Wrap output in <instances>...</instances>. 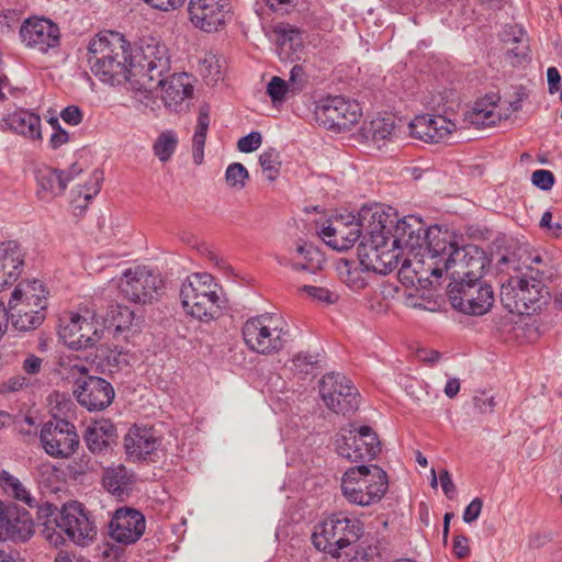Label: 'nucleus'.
Listing matches in <instances>:
<instances>
[{
    "label": "nucleus",
    "mask_w": 562,
    "mask_h": 562,
    "mask_svg": "<svg viewBox=\"0 0 562 562\" xmlns=\"http://www.w3.org/2000/svg\"><path fill=\"white\" fill-rule=\"evenodd\" d=\"M393 245L412 256L402 261L401 271L412 268L417 274L449 247L450 233L438 225L427 227L420 218L409 215L396 223Z\"/></svg>",
    "instance_id": "1"
},
{
    "label": "nucleus",
    "mask_w": 562,
    "mask_h": 562,
    "mask_svg": "<svg viewBox=\"0 0 562 562\" xmlns=\"http://www.w3.org/2000/svg\"><path fill=\"white\" fill-rule=\"evenodd\" d=\"M42 536L54 547L65 543L64 535L78 546H87L97 537V526L86 507L76 501L58 508L45 502L38 506Z\"/></svg>",
    "instance_id": "2"
},
{
    "label": "nucleus",
    "mask_w": 562,
    "mask_h": 562,
    "mask_svg": "<svg viewBox=\"0 0 562 562\" xmlns=\"http://www.w3.org/2000/svg\"><path fill=\"white\" fill-rule=\"evenodd\" d=\"M498 265L515 272L501 288V301L504 306L510 313L519 315H529L540 310L549 297V291L543 283V272L528 265H516L514 256H503Z\"/></svg>",
    "instance_id": "3"
},
{
    "label": "nucleus",
    "mask_w": 562,
    "mask_h": 562,
    "mask_svg": "<svg viewBox=\"0 0 562 562\" xmlns=\"http://www.w3.org/2000/svg\"><path fill=\"white\" fill-rule=\"evenodd\" d=\"M130 43L117 32H104L90 40L88 63L92 74L111 86L126 80Z\"/></svg>",
    "instance_id": "4"
},
{
    "label": "nucleus",
    "mask_w": 562,
    "mask_h": 562,
    "mask_svg": "<svg viewBox=\"0 0 562 562\" xmlns=\"http://www.w3.org/2000/svg\"><path fill=\"white\" fill-rule=\"evenodd\" d=\"M486 266V257L477 247L468 245L458 247L450 234V245L438 258L427 262L426 272L436 278L446 273L451 282L449 285L480 281Z\"/></svg>",
    "instance_id": "5"
},
{
    "label": "nucleus",
    "mask_w": 562,
    "mask_h": 562,
    "mask_svg": "<svg viewBox=\"0 0 562 562\" xmlns=\"http://www.w3.org/2000/svg\"><path fill=\"white\" fill-rule=\"evenodd\" d=\"M47 291L38 280L20 282L8 304V316L19 331L36 329L46 317Z\"/></svg>",
    "instance_id": "6"
},
{
    "label": "nucleus",
    "mask_w": 562,
    "mask_h": 562,
    "mask_svg": "<svg viewBox=\"0 0 562 562\" xmlns=\"http://www.w3.org/2000/svg\"><path fill=\"white\" fill-rule=\"evenodd\" d=\"M243 339L249 350L271 356L281 351L289 341V326L282 316L265 313L248 318L241 328Z\"/></svg>",
    "instance_id": "7"
},
{
    "label": "nucleus",
    "mask_w": 562,
    "mask_h": 562,
    "mask_svg": "<svg viewBox=\"0 0 562 562\" xmlns=\"http://www.w3.org/2000/svg\"><path fill=\"white\" fill-rule=\"evenodd\" d=\"M362 533V522L340 512L315 526L312 542L318 551L338 560L341 558V551L355 544Z\"/></svg>",
    "instance_id": "8"
},
{
    "label": "nucleus",
    "mask_w": 562,
    "mask_h": 562,
    "mask_svg": "<svg viewBox=\"0 0 562 562\" xmlns=\"http://www.w3.org/2000/svg\"><path fill=\"white\" fill-rule=\"evenodd\" d=\"M387 488L386 472L375 464L352 467L341 479V491L346 499L363 507L380 502Z\"/></svg>",
    "instance_id": "9"
},
{
    "label": "nucleus",
    "mask_w": 562,
    "mask_h": 562,
    "mask_svg": "<svg viewBox=\"0 0 562 562\" xmlns=\"http://www.w3.org/2000/svg\"><path fill=\"white\" fill-rule=\"evenodd\" d=\"M216 286L213 277L209 273L188 276L179 293L184 312L205 323L217 317L221 306Z\"/></svg>",
    "instance_id": "10"
},
{
    "label": "nucleus",
    "mask_w": 562,
    "mask_h": 562,
    "mask_svg": "<svg viewBox=\"0 0 562 562\" xmlns=\"http://www.w3.org/2000/svg\"><path fill=\"white\" fill-rule=\"evenodd\" d=\"M119 290L127 301L147 304L161 295L164 280L160 274L146 267L130 268L120 278Z\"/></svg>",
    "instance_id": "11"
},
{
    "label": "nucleus",
    "mask_w": 562,
    "mask_h": 562,
    "mask_svg": "<svg viewBox=\"0 0 562 562\" xmlns=\"http://www.w3.org/2000/svg\"><path fill=\"white\" fill-rule=\"evenodd\" d=\"M316 122L327 130H350L362 115L360 104L340 95L321 100L314 110Z\"/></svg>",
    "instance_id": "12"
},
{
    "label": "nucleus",
    "mask_w": 562,
    "mask_h": 562,
    "mask_svg": "<svg viewBox=\"0 0 562 562\" xmlns=\"http://www.w3.org/2000/svg\"><path fill=\"white\" fill-rule=\"evenodd\" d=\"M319 394L326 407L337 414H349L359 407V392L345 374H325L319 382Z\"/></svg>",
    "instance_id": "13"
},
{
    "label": "nucleus",
    "mask_w": 562,
    "mask_h": 562,
    "mask_svg": "<svg viewBox=\"0 0 562 562\" xmlns=\"http://www.w3.org/2000/svg\"><path fill=\"white\" fill-rule=\"evenodd\" d=\"M40 441L45 453L55 459H69L80 442L75 425L63 418L45 423Z\"/></svg>",
    "instance_id": "14"
},
{
    "label": "nucleus",
    "mask_w": 562,
    "mask_h": 562,
    "mask_svg": "<svg viewBox=\"0 0 562 562\" xmlns=\"http://www.w3.org/2000/svg\"><path fill=\"white\" fill-rule=\"evenodd\" d=\"M389 235H374V239H362L358 247L361 265L372 272L386 274L400 263V246L390 244Z\"/></svg>",
    "instance_id": "15"
},
{
    "label": "nucleus",
    "mask_w": 562,
    "mask_h": 562,
    "mask_svg": "<svg viewBox=\"0 0 562 562\" xmlns=\"http://www.w3.org/2000/svg\"><path fill=\"white\" fill-rule=\"evenodd\" d=\"M448 297L452 307L469 315H483L494 302L492 288L480 281L448 286Z\"/></svg>",
    "instance_id": "16"
},
{
    "label": "nucleus",
    "mask_w": 562,
    "mask_h": 562,
    "mask_svg": "<svg viewBox=\"0 0 562 562\" xmlns=\"http://www.w3.org/2000/svg\"><path fill=\"white\" fill-rule=\"evenodd\" d=\"M336 449L340 457L350 462L371 461L381 450L379 438L369 426L341 435L336 441Z\"/></svg>",
    "instance_id": "17"
},
{
    "label": "nucleus",
    "mask_w": 562,
    "mask_h": 562,
    "mask_svg": "<svg viewBox=\"0 0 562 562\" xmlns=\"http://www.w3.org/2000/svg\"><path fill=\"white\" fill-rule=\"evenodd\" d=\"M188 12L190 22L206 33L224 29L232 19L229 0H190Z\"/></svg>",
    "instance_id": "18"
},
{
    "label": "nucleus",
    "mask_w": 562,
    "mask_h": 562,
    "mask_svg": "<svg viewBox=\"0 0 562 562\" xmlns=\"http://www.w3.org/2000/svg\"><path fill=\"white\" fill-rule=\"evenodd\" d=\"M162 437L153 426L133 425L124 436V450L132 462H155Z\"/></svg>",
    "instance_id": "19"
},
{
    "label": "nucleus",
    "mask_w": 562,
    "mask_h": 562,
    "mask_svg": "<svg viewBox=\"0 0 562 562\" xmlns=\"http://www.w3.org/2000/svg\"><path fill=\"white\" fill-rule=\"evenodd\" d=\"M74 395L78 403L90 412L106 408L114 398L112 384L103 378L85 375L75 382Z\"/></svg>",
    "instance_id": "20"
},
{
    "label": "nucleus",
    "mask_w": 562,
    "mask_h": 562,
    "mask_svg": "<svg viewBox=\"0 0 562 562\" xmlns=\"http://www.w3.org/2000/svg\"><path fill=\"white\" fill-rule=\"evenodd\" d=\"M58 335L74 350L92 347L101 339V331L93 322L78 313H69L60 319Z\"/></svg>",
    "instance_id": "21"
},
{
    "label": "nucleus",
    "mask_w": 562,
    "mask_h": 562,
    "mask_svg": "<svg viewBox=\"0 0 562 562\" xmlns=\"http://www.w3.org/2000/svg\"><path fill=\"white\" fill-rule=\"evenodd\" d=\"M20 36L25 46L41 53L56 48L60 43V31L56 23L46 18L32 16L20 27Z\"/></svg>",
    "instance_id": "22"
},
{
    "label": "nucleus",
    "mask_w": 562,
    "mask_h": 562,
    "mask_svg": "<svg viewBox=\"0 0 562 562\" xmlns=\"http://www.w3.org/2000/svg\"><path fill=\"white\" fill-rule=\"evenodd\" d=\"M321 238L333 249H350L361 236L356 215L352 213L336 215L318 233Z\"/></svg>",
    "instance_id": "23"
},
{
    "label": "nucleus",
    "mask_w": 562,
    "mask_h": 562,
    "mask_svg": "<svg viewBox=\"0 0 562 562\" xmlns=\"http://www.w3.org/2000/svg\"><path fill=\"white\" fill-rule=\"evenodd\" d=\"M457 128V123L443 115H417L408 124L414 138L431 144L448 142Z\"/></svg>",
    "instance_id": "24"
},
{
    "label": "nucleus",
    "mask_w": 562,
    "mask_h": 562,
    "mask_svg": "<svg viewBox=\"0 0 562 562\" xmlns=\"http://www.w3.org/2000/svg\"><path fill=\"white\" fill-rule=\"evenodd\" d=\"M33 535V520L26 510L0 501V541H27Z\"/></svg>",
    "instance_id": "25"
},
{
    "label": "nucleus",
    "mask_w": 562,
    "mask_h": 562,
    "mask_svg": "<svg viewBox=\"0 0 562 562\" xmlns=\"http://www.w3.org/2000/svg\"><path fill=\"white\" fill-rule=\"evenodd\" d=\"M146 521L144 515L133 508L117 509L110 522V536L123 544L135 543L144 533Z\"/></svg>",
    "instance_id": "26"
},
{
    "label": "nucleus",
    "mask_w": 562,
    "mask_h": 562,
    "mask_svg": "<svg viewBox=\"0 0 562 562\" xmlns=\"http://www.w3.org/2000/svg\"><path fill=\"white\" fill-rule=\"evenodd\" d=\"M153 49L150 47L146 49L136 47L132 49L130 47L127 52L126 61V80L125 82H132L139 88H151V82L156 79L155 71L158 68L156 59L151 58Z\"/></svg>",
    "instance_id": "27"
},
{
    "label": "nucleus",
    "mask_w": 562,
    "mask_h": 562,
    "mask_svg": "<svg viewBox=\"0 0 562 562\" xmlns=\"http://www.w3.org/2000/svg\"><path fill=\"white\" fill-rule=\"evenodd\" d=\"M24 256L18 241L0 243V290L19 279L24 266Z\"/></svg>",
    "instance_id": "28"
},
{
    "label": "nucleus",
    "mask_w": 562,
    "mask_h": 562,
    "mask_svg": "<svg viewBox=\"0 0 562 562\" xmlns=\"http://www.w3.org/2000/svg\"><path fill=\"white\" fill-rule=\"evenodd\" d=\"M71 180H74V175H66L64 170L46 166L38 168L36 171L38 199L49 202L61 195Z\"/></svg>",
    "instance_id": "29"
},
{
    "label": "nucleus",
    "mask_w": 562,
    "mask_h": 562,
    "mask_svg": "<svg viewBox=\"0 0 562 562\" xmlns=\"http://www.w3.org/2000/svg\"><path fill=\"white\" fill-rule=\"evenodd\" d=\"M1 126L25 138H42L41 117L29 110L19 109L2 119Z\"/></svg>",
    "instance_id": "30"
},
{
    "label": "nucleus",
    "mask_w": 562,
    "mask_h": 562,
    "mask_svg": "<svg viewBox=\"0 0 562 562\" xmlns=\"http://www.w3.org/2000/svg\"><path fill=\"white\" fill-rule=\"evenodd\" d=\"M116 436L114 424L109 419H100L87 427L83 441L92 453H102L109 449Z\"/></svg>",
    "instance_id": "31"
},
{
    "label": "nucleus",
    "mask_w": 562,
    "mask_h": 562,
    "mask_svg": "<svg viewBox=\"0 0 562 562\" xmlns=\"http://www.w3.org/2000/svg\"><path fill=\"white\" fill-rule=\"evenodd\" d=\"M273 35L280 58L294 60L303 48L301 32L289 24L281 23L273 27Z\"/></svg>",
    "instance_id": "32"
},
{
    "label": "nucleus",
    "mask_w": 562,
    "mask_h": 562,
    "mask_svg": "<svg viewBox=\"0 0 562 562\" xmlns=\"http://www.w3.org/2000/svg\"><path fill=\"white\" fill-rule=\"evenodd\" d=\"M387 214L379 205L363 206L356 215L359 228L366 231L362 239H374V235H387Z\"/></svg>",
    "instance_id": "33"
},
{
    "label": "nucleus",
    "mask_w": 562,
    "mask_h": 562,
    "mask_svg": "<svg viewBox=\"0 0 562 562\" xmlns=\"http://www.w3.org/2000/svg\"><path fill=\"white\" fill-rule=\"evenodd\" d=\"M324 254L313 244L305 243L296 247L291 258V267L295 271H305L315 274L323 269Z\"/></svg>",
    "instance_id": "34"
},
{
    "label": "nucleus",
    "mask_w": 562,
    "mask_h": 562,
    "mask_svg": "<svg viewBox=\"0 0 562 562\" xmlns=\"http://www.w3.org/2000/svg\"><path fill=\"white\" fill-rule=\"evenodd\" d=\"M133 482L134 473L123 464L110 465L103 470L102 485L112 495L119 497L124 495Z\"/></svg>",
    "instance_id": "35"
},
{
    "label": "nucleus",
    "mask_w": 562,
    "mask_h": 562,
    "mask_svg": "<svg viewBox=\"0 0 562 562\" xmlns=\"http://www.w3.org/2000/svg\"><path fill=\"white\" fill-rule=\"evenodd\" d=\"M91 318L95 322L102 318L104 326L113 328L116 333L130 329L132 326L137 325L140 319L130 307L120 304L111 305L104 317L93 312Z\"/></svg>",
    "instance_id": "36"
},
{
    "label": "nucleus",
    "mask_w": 562,
    "mask_h": 562,
    "mask_svg": "<svg viewBox=\"0 0 562 562\" xmlns=\"http://www.w3.org/2000/svg\"><path fill=\"white\" fill-rule=\"evenodd\" d=\"M0 485L8 496L25 504L30 508H38L40 505L31 491L19 477L14 476L9 471L2 470L0 472Z\"/></svg>",
    "instance_id": "37"
},
{
    "label": "nucleus",
    "mask_w": 562,
    "mask_h": 562,
    "mask_svg": "<svg viewBox=\"0 0 562 562\" xmlns=\"http://www.w3.org/2000/svg\"><path fill=\"white\" fill-rule=\"evenodd\" d=\"M290 363L292 374L303 381L314 379L322 370V359L317 352H299Z\"/></svg>",
    "instance_id": "38"
},
{
    "label": "nucleus",
    "mask_w": 562,
    "mask_h": 562,
    "mask_svg": "<svg viewBox=\"0 0 562 562\" xmlns=\"http://www.w3.org/2000/svg\"><path fill=\"white\" fill-rule=\"evenodd\" d=\"M372 270H368L366 267L361 265V260L359 259V263H349L345 261L342 267L340 268V277L342 282L355 292H359L366 289L370 282Z\"/></svg>",
    "instance_id": "39"
},
{
    "label": "nucleus",
    "mask_w": 562,
    "mask_h": 562,
    "mask_svg": "<svg viewBox=\"0 0 562 562\" xmlns=\"http://www.w3.org/2000/svg\"><path fill=\"white\" fill-rule=\"evenodd\" d=\"M495 103L476 102L467 113L465 120L477 128H485L495 125L501 120Z\"/></svg>",
    "instance_id": "40"
},
{
    "label": "nucleus",
    "mask_w": 562,
    "mask_h": 562,
    "mask_svg": "<svg viewBox=\"0 0 562 562\" xmlns=\"http://www.w3.org/2000/svg\"><path fill=\"white\" fill-rule=\"evenodd\" d=\"M210 125V108L202 105L199 111L198 123L192 137V156L195 165H201L204 159V145Z\"/></svg>",
    "instance_id": "41"
},
{
    "label": "nucleus",
    "mask_w": 562,
    "mask_h": 562,
    "mask_svg": "<svg viewBox=\"0 0 562 562\" xmlns=\"http://www.w3.org/2000/svg\"><path fill=\"white\" fill-rule=\"evenodd\" d=\"M395 130L394 120L391 117H374L364 122L361 127L363 137L370 142L389 139Z\"/></svg>",
    "instance_id": "42"
},
{
    "label": "nucleus",
    "mask_w": 562,
    "mask_h": 562,
    "mask_svg": "<svg viewBox=\"0 0 562 562\" xmlns=\"http://www.w3.org/2000/svg\"><path fill=\"white\" fill-rule=\"evenodd\" d=\"M510 33L506 34L504 42L507 44H514V47L507 48V55L517 59L518 63L525 60L528 56V45L526 41V34L521 29L510 26Z\"/></svg>",
    "instance_id": "43"
},
{
    "label": "nucleus",
    "mask_w": 562,
    "mask_h": 562,
    "mask_svg": "<svg viewBox=\"0 0 562 562\" xmlns=\"http://www.w3.org/2000/svg\"><path fill=\"white\" fill-rule=\"evenodd\" d=\"M259 164L262 171L266 173V178L269 181L276 180L280 173L282 164L280 153L274 148L263 150L259 156Z\"/></svg>",
    "instance_id": "44"
},
{
    "label": "nucleus",
    "mask_w": 562,
    "mask_h": 562,
    "mask_svg": "<svg viewBox=\"0 0 562 562\" xmlns=\"http://www.w3.org/2000/svg\"><path fill=\"white\" fill-rule=\"evenodd\" d=\"M176 149V137L172 131L162 132L153 145L155 156L161 161L170 160Z\"/></svg>",
    "instance_id": "45"
},
{
    "label": "nucleus",
    "mask_w": 562,
    "mask_h": 562,
    "mask_svg": "<svg viewBox=\"0 0 562 562\" xmlns=\"http://www.w3.org/2000/svg\"><path fill=\"white\" fill-rule=\"evenodd\" d=\"M249 172L246 167L240 162H232L227 166L225 171V180L228 187L241 190L245 188Z\"/></svg>",
    "instance_id": "46"
},
{
    "label": "nucleus",
    "mask_w": 562,
    "mask_h": 562,
    "mask_svg": "<svg viewBox=\"0 0 562 562\" xmlns=\"http://www.w3.org/2000/svg\"><path fill=\"white\" fill-rule=\"evenodd\" d=\"M199 71L205 79L217 81L221 75L218 58L212 53H206L204 57L200 59Z\"/></svg>",
    "instance_id": "47"
},
{
    "label": "nucleus",
    "mask_w": 562,
    "mask_h": 562,
    "mask_svg": "<svg viewBox=\"0 0 562 562\" xmlns=\"http://www.w3.org/2000/svg\"><path fill=\"white\" fill-rule=\"evenodd\" d=\"M92 470L91 460L88 456L74 458L66 465V474L72 480H79Z\"/></svg>",
    "instance_id": "48"
},
{
    "label": "nucleus",
    "mask_w": 562,
    "mask_h": 562,
    "mask_svg": "<svg viewBox=\"0 0 562 562\" xmlns=\"http://www.w3.org/2000/svg\"><path fill=\"white\" fill-rule=\"evenodd\" d=\"M160 76L161 70H157L156 77L161 91V100L167 108L172 109L176 104V89L173 86L175 74L170 75L166 79L159 78Z\"/></svg>",
    "instance_id": "49"
},
{
    "label": "nucleus",
    "mask_w": 562,
    "mask_h": 562,
    "mask_svg": "<svg viewBox=\"0 0 562 562\" xmlns=\"http://www.w3.org/2000/svg\"><path fill=\"white\" fill-rule=\"evenodd\" d=\"M102 181L103 171L94 169L90 175L89 181L83 186V188L79 189V194L83 195L86 201H90L99 193Z\"/></svg>",
    "instance_id": "50"
},
{
    "label": "nucleus",
    "mask_w": 562,
    "mask_h": 562,
    "mask_svg": "<svg viewBox=\"0 0 562 562\" xmlns=\"http://www.w3.org/2000/svg\"><path fill=\"white\" fill-rule=\"evenodd\" d=\"M302 290L307 293L314 301L324 303V304H334L338 300V294L319 286L314 285H304Z\"/></svg>",
    "instance_id": "51"
},
{
    "label": "nucleus",
    "mask_w": 562,
    "mask_h": 562,
    "mask_svg": "<svg viewBox=\"0 0 562 562\" xmlns=\"http://www.w3.org/2000/svg\"><path fill=\"white\" fill-rule=\"evenodd\" d=\"M288 91L289 85L278 76L272 77L267 86V93L274 103L284 101Z\"/></svg>",
    "instance_id": "52"
},
{
    "label": "nucleus",
    "mask_w": 562,
    "mask_h": 562,
    "mask_svg": "<svg viewBox=\"0 0 562 562\" xmlns=\"http://www.w3.org/2000/svg\"><path fill=\"white\" fill-rule=\"evenodd\" d=\"M262 144V136L259 132H251L243 136L237 142V149L241 153L248 154L257 150Z\"/></svg>",
    "instance_id": "53"
},
{
    "label": "nucleus",
    "mask_w": 562,
    "mask_h": 562,
    "mask_svg": "<svg viewBox=\"0 0 562 562\" xmlns=\"http://www.w3.org/2000/svg\"><path fill=\"white\" fill-rule=\"evenodd\" d=\"M59 469L50 462H43L37 467V480L41 484H53L58 475Z\"/></svg>",
    "instance_id": "54"
},
{
    "label": "nucleus",
    "mask_w": 562,
    "mask_h": 562,
    "mask_svg": "<svg viewBox=\"0 0 562 562\" xmlns=\"http://www.w3.org/2000/svg\"><path fill=\"white\" fill-rule=\"evenodd\" d=\"M531 182L537 188L547 191L554 184V175L550 170L538 169L532 172Z\"/></svg>",
    "instance_id": "55"
},
{
    "label": "nucleus",
    "mask_w": 562,
    "mask_h": 562,
    "mask_svg": "<svg viewBox=\"0 0 562 562\" xmlns=\"http://www.w3.org/2000/svg\"><path fill=\"white\" fill-rule=\"evenodd\" d=\"M31 385V379L23 375H14L4 381L0 387L1 392H16Z\"/></svg>",
    "instance_id": "56"
},
{
    "label": "nucleus",
    "mask_w": 562,
    "mask_h": 562,
    "mask_svg": "<svg viewBox=\"0 0 562 562\" xmlns=\"http://www.w3.org/2000/svg\"><path fill=\"white\" fill-rule=\"evenodd\" d=\"M196 78L188 72L178 74V87H181L183 99H191L194 92Z\"/></svg>",
    "instance_id": "57"
},
{
    "label": "nucleus",
    "mask_w": 562,
    "mask_h": 562,
    "mask_svg": "<svg viewBox=\"0 0 562 562\" xmlns=\"http://www.w3.org/2000/svg\"><path fill=\"white\" fill-rule=\"evenodd\" d=\"M50 122L54 126L55 132L52 134L49 138V147L52 149H58L59 147L68 143L69 134L60 127L57 120H52Z\"/></svg>",
    "instance_id": "58"
},
{
    "label": "nucleus",
    "mask_w": 562,
    "mask_h": 562,
    "mask_svg": "<svg viewBox=\"0 0 562 562\" xmlns=\"http://www.w3.org/2000/svg\"><path fill=\"white\" fill-rule=\"evenodd\" d=\"M60 117L65 123L76 126L82 121V112L77 105H68L60 112Z\"/></svg>",
    "instance_id": "59"
},
{
    "label": "nucleus",
    "mask_w": 562,
    "mask_h": 562,
    "mask_svg": "<svg viewBox=\"0 0 562 562\" xmlns=\"http://www.w3.org/2000/svg\"><path fill=\"white\" fill-rule=\"evenodd\" d=\"M453 554L458 559H464L470 554L469 539L463 535H458L452 542Z\"/></svg>",
    "instance_id": "60"
},
{
    "label": "nucleus",
    "mask_w": 562,
    "mask_h": 562,
    "mask_svg": "<svg viewBox=\"0 0 562 562\" xmlns=\"http://www.w3.org/2000/svg\"><path fill=\"white\" fill-rule=\"evenodd\" d=\"M483 502L481 498H474L464 509L463 512V520L467 524H471L475 521L482 510Z\"/></svg>",
    "instance_id": "61"
},
{
    "label": "nucleus",
    "mask_w": 562,
    "mask_h": 562,
    "mask_svg": "<svg viewBox=\"0 0 562 562\" xmlns=\"http://www.w3.org/2000/svg\"><path fill=\"white\" fill-rule=\"evenodd\" d=\"M439 482L446 496L449 498H453L456 495V485L448 470L443 469L440 471Z\"/></svg>",
    "instance_id": "62"
},
{
    "label": "nucleus",
    "mask_w": 562,
    "mask_h": 562,
    "mask_svg": "<svg viewBox=\"0 0 562 562\" xmlns=\"http://www.w3.org/2000/svg\"><path fill=\"white\" fill-rule=\"evenodd\" d=\"M540 226L548 229L553 236H560L562 234V224L552 222V213L546 211L540 220Z\"/></svg>",
    "instance_id": "63"
},
{
    "label": "nucleus",
    "mask_w": 562,
    "mask_h": 562,
    "mask_svg": "<svg viewBox=\"0 0 562 562\" xmlns=\"http://www.w3.org/2000/svg\"><path fill=\"white\" fill-rule=\"evenodd\" d=\"M42 368V359L37 356L30 355L24 361H23V370L27 374H36L40 372Z\"/></svg>",
    "instance_id": "64"
}]
</instances>
